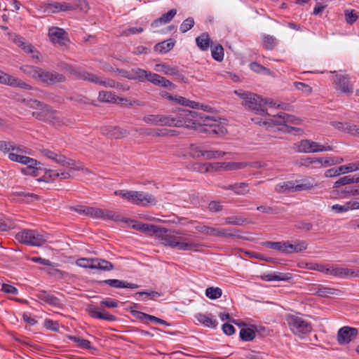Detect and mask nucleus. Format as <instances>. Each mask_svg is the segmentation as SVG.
<instances>
[{
    "label": "nucleus",
    "instance_id": "obj_1",
    "mask_svg": "<svg viewBox=\"0 0 359 359\" xmlns=\"http://www.w3.org/2000/svg\"><path fill=\"white\" fill-rule=\"evenodd\" d=\"M161 123L162 126H184L210 135H222L226 133V129L220 125L215 116L182 108H178L170 114H162Z\"/></svg>",
    "mask_w": 359,
    "mask_h": 359
},
{
    "label": "nucleus",
    "instance_id": "obj_2",
    "mask_svg": "<svg viewBox=\"0 0 359 359\" xmlns=\"http://www.w3.org/2000/svg\"><path fill=\"white\" fill-rule=\"evenodd\" d=\"M140 231L149 233H155L162 244L179 250H196L200 246L189 238L180 236V231H172L165 228H161L154 224H138Z\"/></svg>",
    "mask_w": 359,
    "mask_h": 359
},
{
    "label": "nucleus",
    "instance_id": "obj_3",
    "mask_svg": "<svg viewBox=\"0 0 359 359\" xmlns=\"http://www.w3.org/2000/svg\"><path fill=\"white\" fill-rule=\"evenodd\" d=\"M22 102L32 109H35L32 113L36 119L54 126H62L65 123L63 118L59 116V112L51 106L35 99H23Z\"/></svg>",
    "mask_w": 359,
    "mask_h": 359
},
{
    "label": "nucleus",
    "instance_id": "obj_4",
    "mask_svg": "<svg viewBox=\"0 0 359 359\" xmlns=\"http://www.w3.org/2000/svg\"><path fill=\"white\" fill-rule=\"evenodd\" d=\"M235 93L243 100L242 104L245 109L257 114L262 116L268 114L266 106L267 104L272 106V102H268L257 94L248 91L238 92L237 90L235 91Z\"/></svg>",
    "mask_w": 359,
    "mask_h": 359
},
{
    "label": "nucleus",
    "instance_id": "obj_5",
    "mask_svg": "<svg viewBox=\"0 0 359 359\" xmlns=\"http://www.w3.org/2000/svg\"><path fill=\"white\" fill-rule=\"evenodd\" d=\"M286 322L291 332L299 337L304 336L312 330L311 324L298 316L287 315L286 316Z\"/></svg>",
    "mask_w": 359,
    "mask_h": 359
},
{
    "label": "nucleus",
    "instance_id": "obj_6",
    "mask_svg": "<svg viewBox=\"0 0 359 359\" xmlns=\"http://www.w3.org/2000/svg\"><path fill=\"white\" fill-rule=\"evenodd\" d=\"M15 239L27 245L41 246L46 241V237L35 230L24 229L15 235Z\"/></svg>",
    "mask_w": 359,
    "mask_h": 359
},
{
    "label": "nucleus",
    "instance_id": "obj_7",
    "mask_svg": "<svg viewBox=\"0 0 359 359\" xmlns=\"http://www.w3.org/2000/svg\"><path fill=\"white\" fill-rule=\"evenodd\" d=\"M297 151L301 153H316L325 151H332L333 149L329 145H322L310 140H302L297 144Z\"/></svg>",
    "mask_w": 359,
    "mask_h": 359
},
{
    "label": "nucleus",
    "instance_id": "obj_8",
    "mask_svg": "<svg viewBox=\"0 0 359 359\" xmlns=\"http://www.w3.org/2000/svg\"><path fill=\"white\" fill-rule=\"evenodd\" d=\"M39 80L46 84L54 85L58 83L65 82L66 77L62 74L57 72L41 69L39 75Z\"/></svg>",
    "mask_w": 359,
    "mask_h": 359
},
{
    "label": "nucleus",
    "instance_id": "obj_9",
    "mask_svg": "<svg viewBox=\"0 0 359 359\" xmlns=\"http://www.w3.org/2000/svg\"><path fill=\"white\" fill-rule=\"evenodd\" d=\"M358 331L355 327L344 326L337 332V342L340 345H346L356 338Z\"/></svg>",
    "mask_w": 359,
    "mask_h": 359
},
{
    "label": "nucleus",
    "instance_id": "obj_10",
    "mask_svg": "<svg viewBox=\"0 0 359 359\" xmlns=\"http://www.w3.org/2000/svg\"><path fill=\"white\" fill-rule=\"evenodd\" d=\"M270 121L273 126L282 127L285 126V124L288 125V123L299 125L301 123L302 120L295 116L288 114L285 112H280L277 115H273L270 119Z\"/></svg>",
    "mask_w": 359,
    "mask_h": 359
},
{
    "label": "nucleus",
    "instance_id": "obj_11",
    "mask_svg": "<svg viewBox=\"0 0 359 359\" xmlns=\"http://www.w3.org/2000/svg\"><path fill=\"white\" fill-rule=\"evenodd\" d=\"M48 36L53 44L60 46H65L69 41L68 34L65 29L57 27H52L48 29Z\"/></svg>",
    "mask_w": 359,
    "mask_h": 359
},
{
    "label": "nucleus",
    "instance_id": "obj_12",
    "mask_svg": "<svg viewBox=\"0 0 359 359\" xmlns=\"http://www.w3.org/2000/svg\"><path fill=\"white\" fill-rule=\"evenodd\" d=\"M129 202L137 205H146L147 204H155V198L149 194L142 191H131Z\"/></svg>",
    "mask_w": 359,
    "mask_h": 359
},
{
    "label": "nucleus",
    "instance_id": "obj_13",
    "mask_svg": "<svg viewBox=\"0 0 359 359\" xmlns=\"http://www.w3.org/2000/svg\"><path fill=\"white\" fill-rule=\"evenodd\" d=\"M22 164L27 165L25 168L22 169V172L25 175H32L36 177L40 175L43 170V164L41 162L28 156L25 157Z\"/></svg>",
    "mask_w": 359,
    "mask_h": 359
},
{
    "label": "nucleus",
    "instance_id": "obj_14",
    "mask_svg": "<svg viewBox=\"0 0 359 359\" xmlns=\"http://www.w3.org/2000/svg\"><path fill=\"white\" fill-rule=\"evenodd\" d=\"M86 311L88 315L93 318H97L108 321H115L116 320V317L115 316L110 314L104 309L93 304H88L86 308Z\"/></svg>",
    "mask_w": 359,
    "mask_h": 359
},
{
    "label": "nucleus",
    "instance_id": "obj_15",
    "mask_svg": "<svg viewBox=\"0 0 359 359\" xmlns=\"http://www.w3.org/2000/svg\"><path fill=\"white\" fill-rule=\"evenodd\" d=\"M246 166L245 163H206V171L212 170H232L237 169H243Z\"/></svg>",
    "mask_w": 359,
    "mask_h": 359
},
{
    "label": "nucleus",
    "instance_id": "obj_16",
    "mask_svg": "<svg viewBox=\"0 0 359 359\" xmlns=\"http://www.w3.org/2000/svg\"><path fill=\"white\" fill-rule=\"evenodd\" d=\"M96 283L100 286L108 285L110 287L114 288L136 289L139 287V285L137 284L128 283L127 281L118 279H107L103 280H96Z\"/></svg>",
    "mask_w": 359,
    "mask_h": 359
},
{
    "label": "nucleus",
    "instance_id": "obj_17",
    "mask_svg": "<svg viewBox=\"0 0 359 359\" xmlns=\"http://www.w3.org/2000/svg\"><path fill=\"white\" fill-rule=\"evenodd\" d=\"M102 134L111 139H119L129 135L127 130L117 126H104L101 128Z\"/></svg>",
    "mask_w": 359,
    "mask_h": 359
},
{
    "label": "nucleus",
    "instance_id": "obj_18",
    "mask_svg": "<svg viewBox=\"0 0 359 359\" xmlns=\"http://www.w3.org/2000/svg\"><path fill=\"white\" fill-rule=\"evenodd\" d=\"M240 233L241 231L238 229H235L231 231V230L224 228L210 227L208 235L223 238H243V237L239 234Z\"/></svg>",
    "mask_w": 359,
    "mask_h": 359
},
{
    "label": "nucleus",
    "instance_id": "obj_19",
    "mask_svg": "<svg viewBox=\"0 0 359 359\" xmlns=\"http://www.w3.org/2000/svg\"><path fill=\"white\" fill-rule=\"evenodd\" d=\"M307 243L304 241L296 240L293 243L289 241H285L284 253L292 254L298 253L305 250L307 248Z\"/></svg>",
    "mask_w": 359,
    "mask_h": 359
},
{
    "label": "nucleus",
    "instance_id": "obj_20",
    "mask_svg": "<svg viewBox=\"0 0 359 359\" xmlns=\"http://www.w3.org/2000/svg\"><path fill=\"white\" fill-rule=\"evenodd\" d=\"M320 271L326 274L332 275L336 277L345 278L346 273H348V269L335 266L334 265L320 266Z\"/></svg>",
    "mask_w": 359,
    "mask_h": 359
},
{
    "label": "nucleus",
    "instance_id": "obj_21",
    "mask_svg": "<svg viewBox=\"0 0 359 359\" xmlns=\"http://www.w3.org/2000/svg\"><path fill=\"white\" fill-rule=\"evenodd\" d=\"M334 81L337 88L344 93H352L353 88L352 85H350L349 78L347 76L341 74H337Z\"/></svg>",
    "mask_w": 359,
    "mask_h": 359
},
{
    "label": "nucleus",
    "instance_id": "obj_22",
    "mask_svg": "<svg viewBox=\"0 0 359 359\" xmlns=\"http://www.w3.org/2000/svg\"><path fill=\"white\" fill-rule=\"evenodd\" d=\"M36 297L41 301H43L46 304L56 306V307H62V304L59 298L54 296L52 294L47 292L45 290H41L38 292Z\"/></svg>",
    "mask_w": 359,
    "mask_h": 359
},
{
    "label": "nucleus",
    "instance_id": "obj_23",
    "mask_svg": "<svg viewBox=\"0 0 359 359\" xmlns=\"http://www.w3.org/2000/svg\"><path fill=\"white\" fill-rule=\"evenodd\" d=\"M100 77L101 76H99L96 74L86 72L80 67H79L77 73L75 76L76 79L88 81L90 83L97 85H99V82H100Z\"/></svg>",
    "mask_w": 359,
    "mask_h": 359
},
{
    "label": "nucleus",
    "instance_id": "obj_24",
    "mask_svg": "<svg viewBox=\"0 0 359 359\" xmlns=\"http://www.w3.org/2000/svg\"><path fill=\"white\" fill-rule=\"evenodd\" d=\"M195 317L200 323L205 327L215 328L218 325L217 320L214 318L212 313H198Z\"/></svg>",
    "mask_w": 359,
    "mask_h": 359
},
{
    "label": "nucleus",
    "instance_id": "obj_25",
    "mask_svg": "<svg viewBox=\"0 0 359 359\" xmlns=\"http://www.w3.org/2000/svg\"><path fill=\"white\" fill-rule=\"evenodd\" d=\"M294 182H295L294 186V192L310 190L315 186L313 179L305 178L295 180Z\"/></svg>",
    "mask_w": 359,
    "mask_h": 359
},
{
    "label": "nucleus",
    "instance_id": "obj_26",
    "mask_svg": "<svg viewBox=\"0 0 359 359\" xmlns=\"http://www.w3.org/2000/svg\"><path fill=\"white\" fill-rule=\"evenodd\" d=\"M176 14L177 10L174 8L171 9L168 12L163 14L159 18L154 20L151 22V26L152 27H158L161 25L168 23L172 20Z\"/></svg>",
    "mask_w": 359,
    "mask_h": 359
},
{
    "label": "nucleus",
    "instance_id": "obj_27",
    "mask_svg": "<svg viewBox=\"0 0 359 359\" xmlns=\"http://www.w3.org/2000/svg\"><path fill=\"white\" fill-rule=\"evenodd\" d=\"M175 44V40L170 38L166 41L158 43L154 46V49L160 53H166L173 48Z\"/></svg>",
    "mask_w": 359,
    "mask_h": 359
},
{
    "label": "nucleus",
    "instance_id": "obj_28",
    "mask_svg": "<svg viewBox=\"0 0 359 359\" xmlns=\"http://www.w3.org/2000/svg\"><path fill=\"white\" fill-rule=\"evenodd\" d=\"M156 70L161 71L166 75L176 76L178 79L183 78V75L179 72L176 67H170L166 64H157Z\"/></svg>",
    "mask_w": 359,
    "mask_h": 359
},
{
    "label": "nucleus",
    "instance_id": "obj_29",
    "mask_svg": "<svg viewBox=\"0 0 359 359\" xmlns=\"http://www.w3.org/2000/svg\"><path fill=\"white\" fill-rule=\"evenodd\" d=\"M197 46L203 51L207 50L212 43L209 34L204 32L196 39Z\"/></svg>",
    "mask_w": 359,
    "mask_h": 359
},
{
    "label": "nucleus",
    "instance_id": "obj_30",
    "mask_svg": "<svg viewBox=\"0 0 359 359\" xmlns=\"http://www.w3.org/2000/svg\"><path fill=\"white\" fill-rule=\"evenodd\" d=\"M132 80H137L140 82L148 81L149 74L151 72L141 69V68H133L131 69Z\"/></svg>",
    "mask_w": 359,
    "mask_h": 359
},
{
    "label": "nucleus",
    "instance_id": "obj_31",
    "mask_svg": "<svg viewBox=\"0 0 359 359\" xmlns=\"http://www.w3.org/2000/svg\"><path fill=\"white\" fill-rule=\"evenodd\" d=\"M100 82H99V85L103 86L104 87H109L116 89H122L123 90H129V86L123 85L118 82H116L114 80L111 79H107L105 77H100Z\"/></svg>",
    "mask_w": 359,
    "mask_h": 359
},
{
    "label": "nucleus",
    "instance_id": "obj_32",
    "mask_svg": "<svg viewBox=\"0 0 359 359\" xmlns=\"http://www.w3.org/2000/svg\"><path fill=\"white\" fill-rule=\"evenodd\" d=\"M93 263V269H100L104 271H109L114 269L113 264L103 259H94Z\"/></svg>",
    "mask_w": 359,
    "mask_h": 359
},
{
    "label": "nucleus",
    "instance_id": "obj_33",
    "mask_svg": "<svg viewBox=\"0 0 359 359\" xmlns=\"http://www.w3.org/2000/svg\"><path fill=\"white\" fill-rule=\"evenodd\" d=\"M341 292L339 290L320 285L318 287L316 294L322 297H329L331 295H339Z\"/></svg>",
    "mask_w": 359,
    "mask_h": 359
},
{
    "label": "nucleus",
    "instance_id": "obj_34",
    "mask_svg": "<svg viewBox=\"0 0 359 359\" xmlns=\"http://www.w3.org/2000/svg\"><path fill=\"white\" fill-rule=\"evenodd\" d=\"M294 181H287L276 185L275 191L278 194H288L294 191Z\"/></svg>",
    "mask_w": 359,
    "mask_h": 359
},
{
    "label": "nucleus",
    "instance_id": "obj_35",
    "mask_svg": "<svg viewBox=\"0 0 359 359\" xmlns=\"http://www.w3.org/2000/svg\"><path fill=\"white\" fill-rule=\"evenodd\" d=\"M55 163L62 165L63 166H67L70 168H73L76 165V161L67 158L65 156L60 154V153H55L54 158L53 159Z\"/></svg>",
    "mask_w": 359,
    "mask_h": 359
},
{
    "label": "nucleus",
    "instance_id": "obj_36",
    "mask_svg": "<svg viewBox=\"0 0 359 359\" xmlns=\"http://www.w3.org/2000/svg\"><path fill=\"white\" fill-rule=\"evenodd\" d=\"M41 69V68L30 65H23L20 67V70L24 74L35 79H39Z\"/></svg>",
    "mask_w": 359,
    "mask_h": 359
},
{
    "label": "nucleus",
    "instance_id": "obj_37",
    "mask_svg": "<svg viewBox=\"0 0 359 359\" xmlns=\"http://www.w3.org/2000/svg\"><path fill=\"white\" fill-rule=\"evenodd\" d=\"M13 195L18 197L16 198L17 200L22 201L27 203L32 202L34 200H37L39 198L37 195L25 191H16L13 193Z\"/></svg>",
    "mask_w": 359,
    "mask_h": 359
},
{
    "label": "nucleus",
    "instance_id": "obj_38",
    "mask_svg": "<svg viewBox=\"0 0 359 359\" xmlns=\"http://www.w3.org/2000/svg\"><path fill=\"white\" fill-rule=\"evenodd\" d=\"M248 187V184L246 182L235 183L230 184L228 187H222V189L226 190H232L236 194H245V189Z\"/></svg>",
    "mask_w": 359,
    "mask_h": 359
},
{
    "label": "nucleus",
    "instance_id": "obj_39",
    "mask_svg": "<svg viewBox=\"0 0 359 359\" xmlns=\"http://www.w3.org/2000/svg\"><path fill=\"white\" fill-rule=\"evenodd\" d=\"M7 85H9L13 87H19L23 89L31 90L32 89V86L25 83V81L15 78L10 75L9 79L7 80Z\"/></svg>",
    "mask_w": 359,
    "mask_h": 359
},
{
    "label": "nucleus",
    "instance_id": "obj_40",
    "mask_svg": "<svg viewBox=\"0 0 359 359\" xmlns=\"http://www.w3.org/2000/svg\"><path fill=\"white\" fill-rule=\"evenodd\" d=\"M162 114H149L144 116L143 121L147 124L162 126Z\"/></svg>",
    "mask_w": 359,
    "mask_h": 359
},
{
    "label": "nucleus",
    "instance_id": "obj_41",
    "mask_svg": "<svg viewBox=\"0 0 359 359\" xmlns=\"http://www.w3.org/2000/svg\"><path fill=\"white\" fill-rule=\"evenodd\" d=\"M255 332L250 327H244L240 330V337L243 341H251L255 337Z\"/></svg>",
    "mask_w": 359,
    "mask_h": 359
},
{
    "label": "nucleus",
    "instance_id": "obj_42",
    "mask_svg": "<svg viewBox=\"0 0 359 359\" xmlns=\"http://www.w3.org/2000/svg\"><path fill=\"white\" fill-rule=\"evenodd\" d=\"M278 44L277 39L271 35H264L263 36V46L266 50H273Z\"/></svg>",
    "mask_w": 359,
    "mask_h": 359
},
{
    "label": "nucleus",
    "instance_id": "obj_43",
    "mask_svg": "<svg viewBox=\"0 0 359 359\" xmlns=\"http://www.w3.org/2000/svg\"><path fill=\"white\" fill-rule=\"evenodd\" d=\"M43 172V175L39 179L40 181L50 182L57 178L58 172L54 170L46 169L43 168V170L41 171V172Z\"/></svg>",
    "mask_w": 359,
    "mask_h": 359
},
{
    "label": "nucleus",
    "instance_id": "obj_44",
    "mask_svg": "<svg viewBox=\"0 0 359 359\" xmlns=\"http://www.w3.org/2000/svg\"><path fill=\"white\" fill-rule=\"evenodd\" d=\"M262 245L265 248L276 250L282 253H284L285 241H279V242L265 241L262 243Z\"/></svg>",
    "mask_w": 359,
    "mask_h": 359
},
{
    "label": "nucleus",
    "instance_id": "obj_45",
    "mask_svg": "<svg viewBox=\"0 0 359 359\" xmlns=\"http://www.w3.org/2000/svg\"><path fill=\"white\" fill-rule=\"evenodd\" d=\"M0 151L4 152H8L10 151H16V152H21L22 149L16 145L14 143L11 142L6 141H0Z\"/></svg>",
    "mask_w": 359,
    "mask_h": 359
},
{
    "label": "nucleus",
    "instance_id": "obj_46",
    "mask_svg": "<svg viewBox=\"0 0 359 359\" xmlns=\"http://www.w3.org/2000/svg\"><path fill=\"white\" fill-rule=\"evenodd\" d=\"M212 56L214 60L221 62L224 59V48L222 45L217 44L211 50Z\"/></svg>",
    "mask_w": 359,
    "mask_h": 359
},
{
    "label": "nucleus",
    "instance_id": "obj_47",
    "mask_svg": "<svg viewBox=\"0 0 359 359\" xmlns=\"http://www.w3.org/2000/svg\"><path fill=\"white\" fill-rule=\"evenodd\" d=\"M225 155V152L219 150H203V157L205 159L221 158Z\"/></svg>",
    "mask_w": 359,
    "mask_h": 359
},
{
    "label": "nucleus",
    "instance_id": "obj_48",
    "mask_svg": "<svg viewBox=\"0 0 359 359\" xmlns=\"http://www.w3.org/2000/svg\"><path fill=\"white\" fill-rule=\"evenodd\" d=\"M322 162L321 160L317 159V158H311V157H305L299 159V161L297 162V165L299 166H304L306 168H311V165L313 163H320Z\"/></svg>",
    "mask_w": 359,
    "mask_h": 359
},
{
    "label": "nucleus",
    "instance_id": "obj_49",
    "mask_svg": "<svg viewBox=\"0 0 359 359\" xmlns=\"http://www.w3.org/2000/svg\"><path fill=\"white\" fill-rule=\"evenodd\" d=\"M222 290L219 287H209L205 290V295L211 299H216L221 297Z\"/></svg>",
    "mask_w": 359,
    "mask_h": 359
},
{
    "label": "nucleus",
    "instance_id": "obj_50",
    "mask_svg": "<svg viewBox=\"0 0 359 359\" xmlns=\"http://www.w3.org/2000/svg\"><path fill=\"white\" fill-rule=\"evenodd\" d=\"M98 100L106 102H115L116 95L111 92L102 90L99 93Z\"/></svg>",
    "mask_w": 359,
    "mask_h": 359
},
{
    "label": "nucleus",
    "instance_id": "obj_51",
    "mask_svg": "<svg viewBox=\"0 0 359 359\" xmlns=\"http://www.w3.org/2000/svg\"><path fill=\"white\" fill-rule=\"evenodd\" d=\"M339 170L341 171V174H346L359 170V161L341 165L339 167Z\"/></svg>",
    "mask_w": 359,
    "mask_h": 359
},
{
    "label": "nucleus",
    "instance_id": "obj_52",
    "mask_svg": "<svg viewBox=\"0 0 359 359\" xmlns=\"http://www.w3.org/2000/svg\"><path fill=\"white\" fill-rule=\"evenodd\" d=\"M69 339L76 342L79 348L90 350L91 349L90 341L79 337L70 336Z\"/></svg>",
    "mask_w": 359,
    "mask_h": 359
},
{
    "label": "nucleus",
    "instance_id": "obj_53",
    "mask_svg": "<svg viewBox=\"0 0 359 359\" xmlns=\"http://www.w3.org/2000/svg\"><path fill=\"white\" fill-rule=\"evenodd\" d=\"M177 99V101L176 103L180 104L182 106L189 107L192 109H198L199 108V102L189 100H188L184 97H182V96H179Z\"/></svg>",
    "mask_w": 359,
    "mask_h": 359
},
{
    "label": "nucleus",
    "instance_id": "obj_54",
    "mask_svg": "<svg viewBox=\"0 0 359 359\" xmlns=\"http://www.w3.org/2000/svg\"><path fill=\"white\" fill-rule=\"evenodd\" d=\"M48 9L51 10L53 13L58 12L60 11H67L69 6L65 3H59V2H53L51 4H48L47 7Z\"/></svg>",
    "mask_w": 359,
    "mask_h": 359
},
{
    "label": "nucleus",
    "instance_id": "obj_55",
    "mask_svg": "<svg viewBox=\"0 0 359 359\" xmlns=\"http://www.w3.org/2000/svg\"><path fill=\"white\" fill-rule=\"evenodd\" d=\"M340 194L344 197L359 195V186L346 187L340 191Z\"/></svg>",
    "mask_w": 359,
    "mask_h": 359
},
{
    "label": "nucleus",
    "instance_id": "obj_56",
    "mask_svg": "<svg viewBox=\"0 0 359 359\" xmlns=\"http://www.w3.org/2000/svg\"><path fill=\"white\" fill-rule=\"evenodd\" d=\"M165 77L155 73H151L149 75L148 81L155 86H162Z\"/></svg>",
    "mask_w": 359,
    "mask_h": 359
},
{
    "label": "nucleus",
    "instance_id": "obj_57",
    "mask_svg": "<svg viewBox=\"0 0 359 359\" xmlns=\"http://www.w3.org/2000/svg\"><path fill=\"white\" fill-rule=\"evenodd\" d=\"M15 227V222L9 219L0 217V231H6Z\"/></svg>",
    "mask_w": 359,
    "mask_h": 359
},
{
    "label": "nucleus",
    "instance_id": "obj_58",
    "mask_svg": "<svg viewBox=\"0 0 359 359\" xmlns=\"http://www.w3.org/2000/svg\"><path fill=\"white\" fill-rule=\"evenodd\" d=\"M278 130L285 133H294L300 135L303 133L302 129L297 127L290 126L286 124H285V126H283L282 127H278Z\"/></svg>",
    "mask_w": 359,
    "mask_h": 359
},
{
    "label": "nucleus",
    "instance_id": "obj_59",
    "mask_svg": "<svg viewBox=\"0 0 359 359\" xmlns=\"http://www.w3.org/2000/svg\"><path fill=\"white\" fill-rule=\"evenodd\" d=\"M194 25V20L193 18H188L184 20L180 25V30L184 33L191 29Z\"/></svg>",
    "mask_w": 359,
    "mask_h": 359
},
{
    "label": "nucleus",
    "instance_id": "obj_60",
    "mask_svg": "<svg viewBox=\"0 0 359 359\" xmlns=\"http://www.w3.org/2000/svg\"><path fill=\"white\" fill-rule=\"evenodd\" d=\"M203 149L200 146L196 144H191L189 147V154L195 158L203 156Z\"/></svg>",
    "mask_w": 359,
    "mask_h": 359
},
{
    "label": "nucleus",
    "instance_id": "obj_61",
    "mask_svg": "<svg viewBox=\"0 0 359 359\" xmlns=\"http://www.w3.org/2000/svg\"><path fill=\"white\" fill-rule=\"evenodd\" d=\"M353 184L351 175H347L339 178L334 183L333 188H339L341 186Z\"/></svg>",
    "mask_w": 359,
    "mask_h": 359
},
{
    "label": "nucleus",
    "instance_id": "obj_62",
    "mask_svg": "<svg viewBox=\"0 0 359 359\" xmlns=\"http://www.w3.org/2000/svg\"><path fill=\"white\" fill-rule=\"evenodd\" d=\"M294 227L304 231H310L313 229V224L306 221H298L295 223Z\"/></svg>",
    "mask_w": 359,
    "mask_h": 359
},
{
    "label": "nucleus",
    "instance_id": "obj_63",
    "mask_svg": "<svg viewBox=\"0 0 359 359\" xmlns=\"http://www.w3.org/2000/svg\"><path fill=\"white\" fill-rule=\"evenodd\" d=\"M245 222V219L238 216H231L225 218V222L227 224L241 226Z\"/></svg>",
    "mask_w": 359,
    "mask_h": 359
},
{
    "label": "nucleus",
    "instance_id": "obj_64",
    "mask_svg": "<svg viewBox=\"0 0 359 359\" xmlns=\"http://www.w3.org/2000/svg\"><path fill=\"white\" fill-rule=\"evenodd\" d=\"M57 67H60L63 70L67 71L70 74L76 76L79 67L70 65L66 62H62L57 64Z\"/></svg>",
    "mask_w": 359,
    "mask_h": 359
}]
</instances>
